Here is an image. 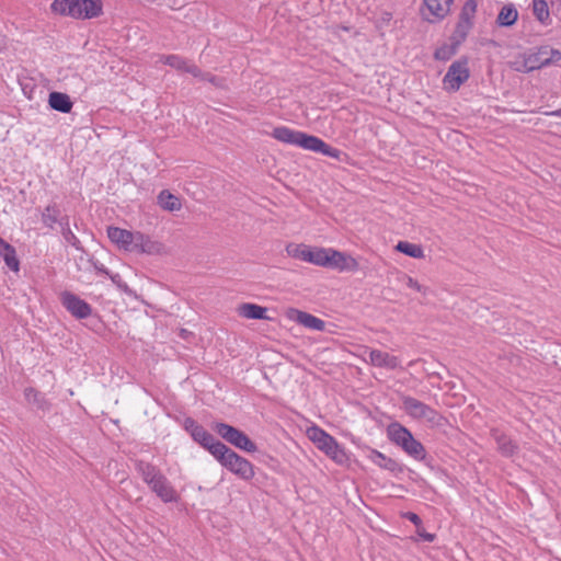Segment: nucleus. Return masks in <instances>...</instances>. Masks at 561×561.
<instances>
[{"mask_svg":"<svg viewBox=\"0 0 561 561\" xmlns=\"http://www.w3.org/2000/svg\"><path fill=\"white\" fill-rule=\"evenodd\" d=\"M215 458L221 463V466L242 480L248 481L254 477L253 465L226 445H217L215 448Z\"/></svg>","mask_w":561,"mask_h":561,"instance_id":"39448f33","label":"nucleus"},{"mask_svg":"<svg viewBox=\"0 0 561 561\" xmlns=\"http://www.w3.org/2000/svg\"><path fill=\"white\" fill-rule=\"evenodd\" d=\"M517 19H518L517 9L514 7V4L508 3V4L503 5L502 9L500 10L497 18H496V23L500 26H512L516 23Z\"/></svg>","mask_w":561,"mask_h":561,"instance_id":"4be33fe9","label":"nucleus"},{"mask_svg":"<svg viewBox=\"0 0 561 561\" xmlns=\"http://www.w3.org/2000/svg\"><path fill=\"white\" fill-rule=\"evenodd\" d=\"M163 62L176 70L191 73L194 77H198L202 75L201 69L197 66L190 64L187 60L183 59L178 55H169L163 57Z\"/></svg>","mask_w":561,"mask_h":561,"instance_id":"6ab92c4d","label":"nucleus"},{"mask_svg":"<svg viewBox=\"0 0 561 561\" xmlns=\"http://www.w3.org/2000/svg\"><path fill=\"white\" fill-rule=\"evenodd\" d=\"M59 216V210L55 205H49L45 208L43 213V221L46 226L51 227L55 222H57Z\"/></svg>","mask_w":561,"mask_h":561,"instance_id":"2f4dec72","label":"nucleus"},{"mask_svg":"<svg viewBox=\"0 0 561 561\" xmlns=\"http://www.w3.org/2000/svg\"><path fill=\"white\" fill-rule=\"evenodd\" d=\"M402 409L412 419L425 422L431 426L443 424L444 417L437 411L413 397H402Z\"/></svg>","mask_w":561,"mask_h":561,"instance_id":"6e6552de","label":"nucleus"},{"mask_svg":"<svg viewBox=\"0 0 561 561\" xmlns=\"http://www.w3.org/2000/svg\"><path fill=\"white\" fill-rule=\"evenodd\" d=\"M547 114L550 115V116H556V117H560L561 118V108L552 111V112H549Z\"/></svg>","mask_w":561,"mask_h":561,"instance_id":"ea45409f","label":"nucleus"},{"mask_svg":"<svg viewBox=\"0 0 561 561\" xmlns=\"http://www.w3.org/2000/svg\"><path fill=\"white\" fill-rule=\"evenodd\" d=\"M192 436L194 440L198 442L202 446H204L209 453L215 457V448L217 445H225L224 443L217 440L211 434H209L202 426H194L192 430Z\"/></svg>","mask_w":561,"mask_h":561,"instance_id":"a211bd4d","label":"nucleus"},{"mask_svg":"<svg viewBox=\"0 0 561 561\" xmlns=\"http://www.w3.org/2000/svg\"><path fill=\"white\" fill-rule=\"evenodd\" d=\"M435 58L438 60H445L449 58V50L447 47H440L435 51Z\"/></svg>","mask_w":561,"mask_h":561,"instance_id":"e433bc0d","label":"nucleus"},{"mask_svg":"<svg viewBox=\"0 0 561 561\" xmlns=\"http://www.w3.org/2000/svg\"><path fill=\"white\" fill-rule=\"evenodd\" d=\"M389 439L400 446L408 455L416 460L425 457L423 445L416 440L412 433L399 423H391L387 428Z\"/></svg>","mask_w":561,"mask_h":561,"instance_id":"0eeeda50","label":"nucleus"},{"mask_svg":"<svg viewBox=\"0 0 561 561\" xmlns=\"http://www.w3.org/2000/svg\"><path fill=\"white\" fill-rule=\"evenodd\" d=\"M273 137L284 144L295 145L306 150L321 152L324 156L340 159L341 151L325 144L322 139L282 126L273 130Z\"/></svg>","mask_w":561,"mask_h":561,"instance_id":"f257e3e1","label":"nucleus"},{"mask_svg":"<svg viewBox=\"0 0 561 561\" xmlns=\"http://www.w3.org/2000/svg\"><path fill=\"white\" fill-rule=\"evenodd\" d=\"M322 267H330L339 272H356L359 264L355 257L332 248H325Z\"/></svg>","mask_w":561,"mask_h":561,"instance_id":"9d476101","label":"nucleus"},{"mask_svg":"<svg viewBox=\"0 0 561 561\" xmlns=\"http://www.w3.org/2000/svg\"><path fill=\"white\" fill-rule=\"evenodd\" d=\"M364 354L368 356L366 360L375 367L396 369L400 365L397 356L380 350L365 348Z\"/></svg>","mask_w":561,"mask_h":561,"instance_id":"f3484780","label":"nucleus"},{"mask_svg":"<svg viewBox=\"0 0 561 561\" xmlns=\"http://www.w3.org/2000/svg\"><path fill=\"white\" fill-rule=\"evenodd\" d=\"M3 42H4L3 36H0V47L2 46Z\"/></svg>","mask_w":561,"mask_h":561,"instance_id":"79ce46f5","label":"nucleus"},{"mask_svg":"<svg viewBox=\"0 0 561 561\" xmlns=\"http://www.w3.org/2000/svg\"><path fill=\"white\" fill-rule=\"evenodd\" d=\"M158 203L164 209L169 211L180 210L182 207L181 201L169 191H162L158 195Z\"/></svg>","mask_w":561,"mask_h":561,"instance_id":"393cba45","label":"nucleus"},{"mask_svg":"<svg viewBox=\"0 0 561 561\" xmlns=\"http://www.w3.org/2000/svg\"><path fill=\"white\" fill-rule=\"evenodd\" d=\"M308 438L328 457L339 465H344L347 461L345 450L337 444V442L318 426H311L307 430Z\"/></svg>","mask_w":561,"mask_h":561,"instance_id":"423d86ee","label":"nucleus"},{"mask_svg":"<svg viewBox=\"0 0 561 561\" xmlns=\"http://www.w3.org/2000/svg\"><path fill=\"white\" fill-rule=\"evenodd\" d=\"M531 8L534 15L541 24H550V12L546 0H533Z\"/></svg>","mask_w":561,"mask_h":561,"instance_id":"a878e982","label":"nucleus"},{"mask_svg":"<svg viewBox=\"0 0 561 561\" xmlns=\"http://www.w3.org/2000/svg\"><path fill=\"white\" fill-rule=\"evenodd\" d=\"M197 78H199L201 80H204V81H208V82H210L211 84H214L215 87H218V88H224L225 87V81L222 79H219V78L213 76L211 73H204V72H202V75L198 76Z\"/></svg>","mask_w":561,"mask_h":561,"instance_id":"72a5a7b5","label":"nucleus"},{"mask_svg":"<svg viewBox=\"0 0 561 561\" xmlns=\"http://www.w3.org/2000/svg\"><path fill=\"white\" fill-rule=\"evenodd\" d=\"M545 50L547 54V59H549V65L556 64L561 59V51L558 49H554L550 46H545Z\"/></svg>","mask_w":561,"mask_h":561,"instance_id":"f704fd0d","label":"nucleus"},{"mask_svg":"<svg viewBox=\"0 0 561 561\" xmlns=\"http://www.w3.org/2000/svg\"><path fill=\"white\" fill-rule=\"evenodd\" d=\"M94 266H95V268H96V271H98L99 273H102V274H106V275H108V271L104 267V265H102V264H101V265H96V264H95Z\"/></svg>","mask_w":561,"mask_h":561,"instance_id":"58836bf2","label":"nucleus"},{"mask_svg":"<svg viewBox=\"0 0 561 561\" xmlns=\"http://www.w3.org/2000/svg\"><path fill=\"white\" fill-rule=\"evenodd\" d=\"M339 28H341L342 31H348L346 26H339Z\"/></svg>","mask_w":561,"mask_h":561,"instance_id":"37998d69","label":"nucleus"},{"mask_svg":"<svg viewBox=\"0 0 561 561\" xmlns=\"http://www.w3.org/2000/svg\"><path fill=\"white\" fill-rule=\"evenodd\" d=\"M7 242L0 238V249L2 248V245H4Z\"/></svg>","mask_w":561,"mask_h":561,"instance_id":"a19ab883","label":"nucleus"},{"mask_svg":"<svg viewBox=\"0 0 561 561\" xmlns=\"http://www.w3.org/2000/svg\"><path fill=\"white\" fill-rule=\"evenodd\" d=\"M325 248L310 247L307 244L289 243L286 245L288 256L322 266Z\"/></svg>","mask_w":561,"mask_h":561,"instance_id":"f8f14e48","label":"nucleus"},{"mask_svg":"<svg viewBox=\"0 0 561 561\" xmlns=\"http://www.w3.org/2000/svg\"><path fill=\"white\" fill-rule=\"evenodd\" d=\"M403 517L413 523L417 528L422 525L421 518L415 513L407 512L403 514Z\"/></svg>","mask_w":561,"mask_h":561,"instance_id":"c9c22d12","label":"nucleus"},{"mask_svg":"<svg viewBox=\"0 0 561 561\" xmlns=\"http://www.w3.org/2000/svg\"><path fill=\"white\" fill-rule=\"evenodd\" d=\"M396 250L413 259L424 257L423 248L408 241H399L396 245Z\"/></svg>","mask_w":561,"mask_h":561,"instance_id":"cd10ccee","label":"nucleus"},{"mask_svg":"<svg viewBox=\"0 0 561 561\" xmlns=\"http://www.w3.org/2000/svg\"><path fill=\"white\" fill-rule=\"evenodd\" d=\"M213 430L226 442L247 453H255L256 445L240 430L221 422L213 425Z\"/></svg>","mask_w":561,"mask_h":561,"instance_id":"1a4fd4ad","label":"nucleus"},{"mask_svg":"<svg viewBox=\"0 0 561 561\" xmlns=\"http://www.w3.org/2000/svg\"><path fill=\"white\" fill-rule=\"evenodd\" d=\"M48 103L53 110L61 113H69L72 108V102L69 95L61 92H51Z\"/></svg>","mask_w":561,"mask_h":561,"instance_id":"412c9836","label":"nucleus"},{"mask_svg":"<svg viewBox=\"0 0 561 561\" xmlns=\"http://www.w3.org/2000/svg\"><path fill=\"white\" fill-rule=\"evenodd\" d=\"M0 255L3 257L7 266L10 270L19 272L20 262L16 257L15 249L11 244L7 242L4 245H2V248L0 249Z\"/></svg>","mask_w":561,"mask_h":561,"instance_id":"bb28decb","label":"nucleus"},{"mask_svg":"<svg viewBox=\"0 0 561 561\" xmlns=\"http://www.w3.org/2000/svg\"><path fill=\"white\" fill-rule=\"evenodd\" d=\"M469 77L470 71L467 60H456L449 66L443 79L444 89L449 92H456Z\"/></svg>","mask_w":561,"mask_h":561,"instance_id":"9b49d317","label":"nucleus"},{"mask_svg":"<svg viewBox=\"0 0 561 561\" xmlns=\"http://www.w3.org/2000/svg\"><path fill=\"white\" fill-rule=\"evenodd\" d=\"M511 68L518 72H530L531 69L528 66V59L525 54L518 55L514 60L510 62Z\"/></svg>","mask_w":561,"mask_h":561,"instance_id":"7c9ffc66","label":"nucleus"},{"mask_svg":"<svg viewBox=\"0 0 561 561\" xmlns=\"http://www.w3.org/2000/svg\"><path fill=\"white\" fill-rule=\"evenodd\" d=\"M136 470L150 490L164 503L178 502L179 494L171 482L153 465L139 460Z\"/></svg>","mask_w":561,"mask_h":561,"instance_id":"7ed1b4c3","label":"nucleus"},{"mask_svg":"<svg viewBox=\"0 0 561 561\" xmlns=\"http://www.w3.org/2000/svg\"><path fill=\"white\" fill-rule=\"evenodd\" d=\"M417 535L420 537H422L427 542H432L435 539V536L433 534H430V533L425 531V529L422 528V527L417 528Z\"/></svg>","mask_w":561,"mask_h":561,"instance_id":"4c0bfd02","label":"nucleus"},{"mask_svg":"<svg viewBox=\"0 0 561 561\" xmlns=\"http://www.w3.org/2000/svg\"><path fill=\"white\" fill-rule=\"evenodd\" d=\"M399 279L403 282L407 287L417 293H421L424 296L427 294V288L421 285L416 279L412 278L411 276L407 274H401Z\"/></svg>","mask_w":561,"mask_h":561,"instance_id":"c756f323","label":"nucleus"},{"mask_svg":"<svg viewBox=\"0 0 561 561\" xmlns=\"http://www.w3.org/2000/svg\"><path fill=\"white\" fill-rule=\"evenodd\" d=\"M237 312L245 319L270 320L266 314L267 308L251 302L241 304Z\"/></svg>","mask_w":561,"mask_h":561,"instance_id":"aec40b11","label":"nucleus"},{"mask_svg":"<svg viewBox=\"0 0 561 561\" xmlns=\"http://www.w3.org/2000/svg\"><path fill=\"white\" fill-rule=\"evenodd\" d=\"M524 54L528 59V66L530 67L531 71L549 66V59H547L545 46L537 48L535 51H528Z\"/></svg>","mask_w":561,"mask_h":561,"instance_id":"5701e85b","label":"nucleus"},{"mask_svg":"<svg viewBox=\"0 0 561 561\" xmlns=\"http://www.w3.org/2000/svg\"><path fill=\"white\" fill-rule=\"evenodd\" d=\"M107 237L113 243L129 252L159 254L163 250L161 243L151 240L139 231L131 232L118 227H110L107 229Z\"/></svg>","mask_w":561,"mask_h":561,"instance_id":"f03ea898","label":"nucleus"},{"mask_svg":"<svg viewBox=\"0 0 561 561\" xmlns=\"http://www.w3.org/2000/svg\"><path fill=\"white\" fill-rule=\"evenodd\" d=\"M60 302L77 319H87L92 313L91 306L71 291H62Z\"/></svg>","mask_w":561,"mask_h":561,"instance_id":"ddd939ff","label":"nucleus"},{"mask_svg":"<svg viewBox=\"0 0 561 561\" xmlns=\"http://www.w3.org/2000/svg\"><path fill=\"white\" fill-rule=\"evenodd\" d=\"M492 437L497 444L499 450L504 456H512L516 450V445L505 434L495 430L492 432Z\"/></svg>","mask_w":561,"mask_h":561,"instance_id":"b1692460","label":"nucleus"},{"mask_svg":"<svg viewBox=\"0 0 561 561\" xmlns=\"http://www.w3.org/2000/svg\"><path fill=\"white\" fill-rule=\"evenodd\" d=\"M51 9L62 15L85 20L102 13V2L100 0H54Z\"/></svg>","mask_w":561,"mask_h":561,"instance_id":"20e7f679","label":"nucleus"},{"mask_svg":"<svg viewBox=\"0 0 561 561\" xmlns=\"http://www.w3.org/2000/svg\"><path fill=\"white\" fill-rule=\"evenodd\" d=\"M477 1L467 0L461 9L455 34L459 39H465L473 25L477 12Z\"/></svg>","mask_w":561,"mask_h":561,"instance_id":"2eb2a0df","label":"nucleus"},{"mask_svg":"<svg viewBox=\"0 0 561 561\" xmlns=\"http://www.w3.org/2000/svg\"><path fill=\"white\" fill-rule=\"evenodd\" d=\"M285 317L288 320L313 331L322 332L325 329V322L322 319L296 308H288L285 311Z\"/></svg>","mask_w":561,"mask_h":561,"instance_id":"4468645a","label":"nucleus"},{"mask_svg":"<svg viewBox=\"0 0 561 561\" xmlns=\"http://www.w3.org/2000/svg\"><path fill=\"white\" fill-rule=\"evenodd\" d=\"M454 0H424L423 18L428 22L443 20L448 15Z\"/></svg>","mask_w":561,"mask_h":561,"instance_id":"dca6fc26","label":"nucleus"},{"mask_svg":"<svg viewBox=\"0 0 561 561\" xmlns=\"http://www.w3.org/2000/svg\"><path fill=\"white\" fill-rule=\"evenodd\" d=\"M25 398L30 403L36 404L38 408H44V399L42 396L33 388H27L24 391Z\"/></svg>","mask_w":561,"mask_h":561,"instance_id":"473e14b6","label":"nucleus"},{"mask_svg":"<svg viewBox=\"0 0 561 561\" xmlns=\"http://www.w3.org/2000/svg\"><path fill=\"white\" fill-rule=\"evenodd\" d=\"M370 459L377 466L386 468V469H392L394 467L393 460L387 458L383 454H381L377 450L371 451Z\"/></svg>","mask_w":561,"mask_h":561,"instance_id":"c85d7f7f","label":"nucleus"}]
</instances>
